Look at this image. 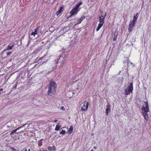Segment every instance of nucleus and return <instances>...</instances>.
Listing matches in <instances>:
<instances>
[{
  "instance_id": "obj_1",
  "label": "nucleus",
  "mask_w": 151,
  "mask_h": 151,
  "mask_svg": "<svg viewBox=\"0 0 151 151\" xmlns=\"http://www.w3.org/2000/svg\"><path fill=\"white\" fill-rule=\"evenodd\" d=\"M57 85L56 83L53 80H50L49 83L47 94L50 96L57 89Z\"/></svg>"
},
{
  "instance_id": "obj_2",
  "label": "nucleus",
  "mask_w": 151,
  "mask_h": 151,
  "mask_svg": "<svg viewBox=\"0 0 151 151\" xmlns=\"http://www.w3.org/2000/svg\"><path fill=\"white\" fill-rule=\"evenodd\" d=\"M133 90V86L132 83H130L125 89L124 93L126 95H128L132 93Z\"/></svg>"
},
{
  "instance_id": "obj_3",
  "label": "nucleus",
  "mask_w": 151,
  "mask_h": 151,
  "mask_svg": "<svg viewBox=\"0 0 151 151\" xmlns=\"http://www.w3.org/2000/svg\"><path fill=\"white\" fill-rule=\"evenodd\" d=\"M79 11V10L74 7L70 12V15L67 17V19H69L72 18L74 16L77 14L78 12Z\"/></svg>"
},
{
  "instance_id": "obj_4",
  "label": "nucleus",
  "mask_w": 151,
  "mask_h": 151,
  "mask_svg": "<svg viewBox=\"0 0 151 151\" xmlns=\"http://www.w3.org/2000/svg\"><path fill=\"white\" fill-rule=\"evenodd\" d=\"M145 104L143 105L141 109L142 110V113H147L149 111L148 102H145Z\"/></svg>"
},
{
  "instance_id": "obj_5",
  "label": "nucleus",
  "mask_w": 151,
  "mask_h": 151,
  "mask_svg": "<svg viewBox=\"0 0 151 151\" xmlns=\"http://www.w3.org/2000/svg\"><path fill=\"white\" fill-rule=\"evenodd\" d=\"M63 55V54H62L60 56V57L59 59H58L56 62L57 64H58L59 63H63V62L65 60V59H64Z\"/></svg>"
},
{
  "instance_id": "obj_6",
  "label": "nucleus",
  "mask_w": 151,
  "mask_h": 151,
  "mask_svg": "<svg viewBox=\"0 0 151 151\" xmlns=\"http://www.w3.org/2000/svg\"><path fill=\"white\" fill-rule=\"evenodd\" d=\"M89 103L88 102H85L81 107V109L83 111H85L87 110L88 108Z\"/></svg>"
},
{
  "instance_id": "obj_7",
  "label": "nucleus",
  "mask_w": 151,
  "mask_h": 151,
  "mask_svg": "<svg viewBox=\"0 0 151 151\" xmlns=\"http://www.w3.org/2000/svg\"><path fill=\"white\" fill-rule=\"evenodd\" d=\"M14 43H11L9 44L7 48L4 50V53L7 50H10L12 49V47H14Z\"/></svg>"
},
{
  "instance_id": "obj_8",
  "label": "nucleus",
  "mask_w": 151,
  "mask_h": 151,
  "mask_svg": "<svg viewBox=\"0 0 151 151\" xmlns=\"http://www.w3.org/2000/svg\"><path fill=\"white\" fill-rule=\"evenodd\" d=\"M111 110L110 109V106L109 103L106 105V115H109V113H110Z\"/></svg>"
},
{
  "instance_id": "obj_9",
  "label": "nucleus",
  "mask_w": 151,
  "mask_h": 151,
  "mask_svg": "<svg viewBox=\"0 0 151 151\" xmlns=\"http://www.w3.org/2000/svg\"><path fill=\"white\" fill-rule=\"evenodd\" d=\"M47 150L46 151H55L56 148L55 146L53 145L52 146H49L47 148Z\"/></svg>"
},
{
  "instance_id": "obj_10",
  "label": "nucleus",
  "mask_w": 151,
  "mask_h": 151,
  "mask_svg": "<svg viewBox=\"0 0 151 151\" xmlns=\"http://www.w3.org/2000/svg\"><path fill=\"white\" fill-rule=\"evenodd\" d=\"M105 18L103 17L102 15L99 17V23H104Z\"/></svg>"
},
{
  "instance_id": "obj_11",
  "label": "nucleus",
  "mask_w": 151,
  "mask_h": 151,
  "mask_svg": "<svg viewBox=\"0 0 151 151\" xmlns=\"http://www.w3.org/2000/svg\"><path fill=\"white\" fill-rule=\"evenodd\" d=\"M135 25L134 24H132L131 23H129V27L128 28V31L130 32H131L132 30V28L134 27Z\"/></svg>"
},
{
  "instance_id": "obj_12",
  "label": "nucleus",
  "mask_w": 151,
  "mask_h": 151,
  "mask_svg": "<svg viewBox=\"0 0 151 151\" xmlns=\"http://www.w3.org/2000/svg\"><path fill=\"white\" fill-rule=\"evenodd\" d=\"M142 114L143 115V116L144 118V119L147 120L148 121V115L147 113H142Z\"/></svg>"
},
{
  "instance_id": "obj_13",
  "label": "nucleus",
  "mask_w": 151,
  "mask_h": 151,
  "mask_svg": "<svg viewBox=\"0 0 151 151\" xmlns=\"http://www.w3.org/2000/svg\"><path fill=\"white\" fill-rule=\"evenodd\" d=\"M63 9V8L62 7H60L59 9L58 10V11H57L56 13V15L58 16V15L61 12H62L63 10L62 9Z\"/></svg>"
},
{
  "instance_id": "obj_14",
  "label": "nucleus",
  "mask_w": 151,
  "mask_h": 151,
  "mask_svg": "<svg viewBox=\"0 0 151 151\" xmlns=\"http://www.w3.org/2000/svg\"><path fill=\"white\" fill-rule=\"evenodd\" d=\"M138 13H137L136 14L134 15V18H133V21H134L135 22H136L137 20V19L138 18Z\"/></svg>"
},
{
  "instance_id": "obj_15",
  "label": "nucleus",
  "mask_w": 151,
  "mask_h": 151,
  "mask_svg": "<svg viewBox=\"0 0 151 151\" xmlns=\"http://www.w3.org/2000/svg\"><path fill=\"white\" fill-rule=\"evenodd\" d=\"M82 2H80L79 3L76 4V6L75 7L78 9L79 7L82 4Z\"/></svg>"
},
{
  "instance_id": "obj_16",
  "label": "nucleus",
  "mask_w": 151,
  "mask_h": 151,
  "mask_svg": "<svg viewBox=\"0 0 151 151\" xmlns=\"http://www.w3.org/2000/svg\"><path fill=\"white\" fill-rule=\"evenodd\" d=\"M20 128H21V127H19L17 129H14L13 131H12L10 133V135H12L14 134V133L17 131V130L20 129Z\"/></svg>"
},
{
  "instance_id": "obj_17",
  "label": "nucleus",
  "mask_w": 151,
  "mask_h": 151,
  "mask_svg": "<svg viewBox=\"0 0 151 151\" xmlns=\"http://www.w3.org/2000/svg\"><path fill=\"white\" fill-rule=\"evenodd\" d=\"M60 124H58L56 126V127L55 128V131H58L59 130V129L60 128V126L59 125Z\"/></svg>"
},
{
  "instance_id": "obj_18",
  "label": "nucleus",
  "mask_w": 151,
  "mask_h": 151,
  "mask_svg": "<svg viewBox=\"0 0 151 151\" xmlns=\"http://www.w3.org/2000/svg\"><path fill=\"white\" fill-rule=\"evenodd\" d=\"M73 131V127L72 126H71L70 127V128L68 130L69 132L70 133H71Z\"/></svg>"
},
{
  "instance_id": "obj_19",
  "label": "nucleus",
  "mask_w": 151,
  "mask_h": 151,
  "mask_svg": "<svg viewBox=\"0 0 151 151\" xmlns=\"http://www.w3.org/2000/svg\"><path fill=\"white\" fill-rule=\"evenodd\" d=\"M42 139L39 140L38 142V145L39 146V147L41 146L42 145Z\"/></svg>"
},
{
  "instance_id": "obj_20",
  "label": "nucleus",
  "mask_w": 151,
  "mask_h": 151,
  "mask_svg": "<svg viewBox=\"0 0 151 151\" xmlns=\"http://www.w3.org/2000/svg\"><path fill=\"white\" fill-rule=\"evenodd\" d=\"M65 133V131L62 130L60 132V134H64Z\"/></svg>"
},
{
  "instance_id": "obj_21",
  "label": "nucleus",
  "mask_w": 151,
  "mask_h": 151,
  "mask_svg": "<svg viewBox=\"0 0 151 151\" xmlns=\"http://www.w3.org/2000/svg\"><path fill=\"white\" fill-rule=\"evenodd\" d=\"M117 35V34L116 35L115 33L114 34V36L113 37V40L114 41H115L116 40Z\"/></svg>"
},
{
  "instance_id": "obj_22",
  "label": "nucleus",
  "mask_w": 151,
  "mask_h": 151,
  "mask_svg": "<svg viewBox=\"0 0 151 151\" xmlns=\"http://www.w3.org/2000/svg\"><path fill=\"white\" fill-rule=\"evenodd\" d=\"M82 21L81 20V19L80 18L78 20V23H77L75 25L80 24L81 22Z\"/></svg>"
},
{
  "instance_id": "obj_23",
  "label": "nucleus",
  "mask_w": 151,
  "mask_h": 151,
  "mask_svg": "<svg viewBox=\"0 0 151 151\" xmlns=\"http://www.w3.org/2000/svg\"><path fill=\"white\" fill-rule=\"evenodd\" d=\"M6 55H7V56H9L12 53V52H6Z\"/></svg>"
},
{
  "instance_id": "obj_24",
  "label": "nucleus",
  "mask_w": 151,
  "mask_h": 151,
  "mask_svg": "<svg viewBox=\"0 0 151 151\" xmlns=\"http://www.w3.org/2000/svg\"><path fill=\"white\" fill-rule=\"evenodd\" d=\"M135 22H136L134 21H133L132 20V21H130L129 23H131V24H134V25H135Z\"/></svg>"
},
{
  "instance_id": "obj_25",
  "label": "nucleus",
  "mask_w": 151,
  "mask_h": 151,
  "mask_svg": "<svg viewBox=\"0 0 151 151\" xmlns=\"http://www.w3.org/2000/svg\"><path fill=\"white\" fill-rule=\"evenodd\" d=\"M39 29L38 28H37L36 29H35L34 32V33L35 34H37L38 32V30Z\"/></svg>"
},
{
  "instance_id": "obj_26",
  "label": "nucleus",
  "mask_w": 151,
  "mask_h": 151,
  "mask_svg": "<svg viewBox=\"0 0 151 151\" xmlns=\"http://www.w3.org/2000/svg\"><path fill=\"white\" fill-rule=\"evenodd\" d=\"M85 18V17L84 15H83L82 17L80 18V19H81V20L82 21Z\"/></svg>"
},
{
  "instance_id": "obj_27",
  "label": "nucleus",
  "mask_w": 151,
  "mask_h": 151,
  "mask_svg": "<svg viewBox=\"0 0 151 151\" xmlns=\"http://www.w3.org/2000/svg\"><path fill=\"white\" fill-rule=\"evenodd\" d=\"M104 23H99L98 24V25L100 26V27H101L102 26Z\"/></svg>"
},
{
  "instance_id": "obj_28",
  "label": "nucleus",
  "mask_w": 151,
  "mask_h": 151,
  "mask_svg": "<svg viewBox=\"0 0 151 151\" xmlns=\"http://www.w3.org/2000/svg\"><path fill=\"white\" fill-rule=\"evenodd\" d=\"M16 87H17V85L16 84H14V86L12 88V90L15 89L16 88Z\"/></svg>"
},
{
  "instance_id": "obj_29",
  "label": "nucleus",
  "mask_w": 151,
  "mask_h": 151,
  "mask_svg": "<svg viewBox=\"0 0 151 151\" xmlns=\"http://www.w3.org/2000/svg\"><path fill=\"white\" fill-rule=\"evenodd\" d=\"M3 89L1 88L0 89V95L3 93Z\"/></svg>"
},
{
  "instance_id": "obj_30",
  "label": "nucleus",
  "mask_w": 151,
  "mask_h": 151,
  "mask_svg": "<svg viewBox=\"0 0 151 151\" xmlns=\"http://www.w3.org/2000/svg\"><path fill=\"white\" fill-rule=\"evenodd\" d=\"M35 35H36L35 34V33H34V32H32L31 34V35H33L34 36H35Z\"/></svg>"
},
{
  "instance_id": "obj_31",
  "label": "nucleus",
  "mask_w": 151,
  "mask_h": 151,
  "mask_svg": "<svg viewBox=\"0 0 151 151\" xmlns=\"http://www.w3.org/2000/svg\"><path fill=\"white\" fill-rule=\"evenodd\" d=\"M100 29V28H99V27H97V29H96V31H98L99 30V29Z\"/></svg>"
},
{
  "instance_id": "obj_32",
  "label": "nucleus",
  "mask_w": 151,
  "mask_h": 151,
  "mask_svg": "<svg viewBox=\"0 0 151 151\" xmlns=\"http://www.w3.org/2000/svg\"><path fill=\"white\" fill-rule=\"evenodd\" d=\"M106 14H107V13H105V15L104 16H103V17L105 18V17L106 16Z\"/></svg>"
},
{
  "instance_id": "obj_33",
  "label": "nucleus",
  "mask_w": 151,
  "mask_h": 151,
  "mask_svg": "<svg viewBox=\"0 0 151 151\" xmlns=\"http://www.w3.org/2000/svg\"><path fill=\"white\" fill-rule=\"evenodd\" d=\"M61 109L62 110H64V108L62 106L61 108Z\"/></svg>"
},
{
  "instance_id": "obj_34",
  "label": "nucleus",
  "mask_w": 151,
  "mask_h": 151,
  "mask_svg": "<svg viewBox=\"0 0 151 151\" xmlns=\"http://www.w3.org/2000/svg\"><path fill=\"white\" fill-rule=\"evenodd\" d=\"M26 124H24L22 126H20V127H21V128L24 127V126Z\"/></svg>"
},
{
  "instance_id": "obj_35",
  "label": "nucleus",
  "mask_w": 151,
  "mask_h": 151,
  "mask_svg": "<svg viewBox=\"0 0 151 151\" xmlns=\"http://www.w3.org/2000/svg\"><path fill=\"white\" fill-rule=\"evenodd\" d=\"M13 151H18L16 149L14 148L13 149Z\"/></svg>"
},
{
  "instance_id": "obj_36",
  "label": "nucleus",
  "mask_w": 151,
  "mask_h": 151,
  "mask_svg": "<svg viewBox=\"0 0 151 151\" xmlns=\"http://www.w3.org/2000/svg\"><path fill=\"white\" fill-rule=\"evenodd\" d=\"M93 148L95 149H96L97 148V147L96 146H94L93 147Z\"/></svg>"
},
{
  "instance_id": "obj_37",
  "label": "nucleus",
  "mask_w": 151,
  "mask_h": 151,
  "mask_svg": "<svg viewBox=\"0 0 151 151\" xmlns=\"http://www.w3.org/2000/svg\"><path fill=\"white\" fill-rule=\"evenodd\" d=\"M57 122V120H55L54 121V122Z\"/></svg>"
},
{
  "instance_id": "obj_38",
  "label": "nucleus",
  "mask_w": 151,
  "mask_h": 151,
  "mask_svg": "<svg viewBox=\"0 0 151 151\" xmlns=\"http://www.w3.org/2000/svg\"><path fill=\"white\" fill-rule=\"evenodd\" d=\"M8 128H10V126L8 125L7 126Z\"/></svg>"
},
{
  "instance_id": "obj_39",
  "label": "nucleus",
  "mask_w": 151,
  "mask_h": 151,
  "mask_svg": "<svg viewBox=\"0 0 151 151\" xmlns=\"http://www.w3.org/2000/svg\"><path fill=\"white\" fill-rule=\"evenodd\" d=\"M98 27H99V28H100L101 27H100V26H99V25L98 26Z\"/></svg>"
},
{
  "instance_id": "obj_40",
  "label": "nucleus",
  "mask_w": 151,
  "mask_h": 151,
  "mask_svg": "<svg viewBox=\"0 0 151 151\" xmlns=\"http://www.w3.org/2000/svg\"><path fill=\"white\" fill-rule=\"evenodd\" d=\"M100 12H101V13H102L103 12H102V11H100Z\"/></svg>"
},
{
  "instance_id": "obj_41",
  "label": "nucleus",
  "mask_w": 151,
  "mask_h": 151,
  "mask_svg": "<svg viewBox=\"0 0 151 151\" xmlns=\"http://www.w3.org/2000/svg\"><path fill=\"white\" fill-rule=\"evenodd\" d=\"M28 151H30V149H29Z\"/></svg>"
},
{
  "instance_id": "obj_42",
  "label": "nucleus",
  "mask_w": 151,
  "mask_h": 151,
  "mask_svg": "<svg viewBox=\"0 0 151 151\" xmlns=\"http://www.w3.org/2000/svg\"><path fill=\"white\" fill-rule=\"evenodd\" d=\"M24 151H27V149H26L24 150Z\"/></svg>"
},
{
  "instance_id": "obj_43",
  "label": "nucleus",
  "mask_w": 151,
  "mask_h": 151,
  "mask_svg": "<svg viewBox=\"0 0 151 151\" xmlns=\"http://www.w3.org/2000/svg\"><path fill=\"white\" fill-rule=\"evenodd\" d=\"M91 151H94L93 149Z\"/></svg>"
},
{
  "instance_id": "obj_44",
  "label": "nucleus",
  "mask_w": 151,
  "mask_h": 151,
  "mask_svg": "<svg viewBox=\"0 0 151 151\" xmlns=\"http://www.w3.org/2000/svg\"><path fill=\"white\" fill-rule=\"evenodd\" d=\"M65 27L63 29V30H64L65 29Z\"/></svg>"
},
{
  "instance_id": "obj_45",
  "label": "nucleus",
  "mask_w": 151,
  "mask_h": 151,
  "mask_svg": "<svg viewBox=\"0 0 151 151\" xmlns=\"http://www.w3.org/2000/svg\"><path fill=\"white\" fill-rule=\"evenodd\" d=\"M131 64H133L132 63H131Z\"/></svg>"
},
{
  "instance_id": "obj_46",
  "label": "nucleus",
  "mask_w": 151,
  "mask_h": 151,
  "mask_svg": "<svg viewBox=\"0 0 151 151\" xmlns=\"http://www.w3.org/2000/svg\"><path fill=\"white\" fill-rule=\"evenodd\" d=\"M56 0H53V1H55Z\"/></svg>"
}]
</instances>
